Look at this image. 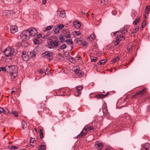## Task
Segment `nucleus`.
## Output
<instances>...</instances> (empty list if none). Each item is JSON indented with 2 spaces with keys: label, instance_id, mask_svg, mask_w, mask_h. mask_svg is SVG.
Listing matches in <instances>:
<instances>
[{
  "label": "nucleus",
  "instance_id": "f257e3e1",
  "mask_svg": "<svg viewBox=\"0 0 150 150\" xmlns=\"http://www.w3.org/2000/svg\"><path fill=\"white\" fill-rule=\"evenodd\" d=\"M47 48L49 49H54L58 47L59 42L57 40H53L51 39L47 40Z\"/></svg>",
  "mask_w": 150,
  "mask_h": 150
},
{
  "label": "nucleus",
  "instance_id": "f03ea898",
  "mask_svg": "<svg viewBox=\"0 0 150 150\" xmlns=\"http://www.w3.org/2000/svg\"><path fill=\"white\" fill-rule=\"evenodd\" d=\"M18 69L14 66H10V68L8 70L11 78L12 80H14L15 77L17 75Z\"/></svg>",
  "mask_w": 150,
  "mask_h": 150
},
{
  "label": "nucleus",
  "instance_id": "7ed1b4c3",
  "mask_svg": "<svg viewBox=\"0 0 150 150\" xmlns=\"http://www.w3.org/2000/svg\"><path fill=\"white\" fill-rule=\"evenodd\" d=\"M30 38V37L28 34V32L27 31V30L23 31L20 36L18 37V38L23 41L28 40Z\"/></svg>",
  "mask_w": 150,
  "mask_h": 150
},
{
  "label": "nucleus",
  "instance_id": "20e7f679",
  "mask_svg": "<svg viewBox=\"0 0 150 150\" xmlns=\"http://www.w3.org/2000/svg\"><path fill=\"white\" fill-rule=\"evenodd\" d=\"M15 52V50L10 47H7L6 48L4 52L5 55L8 57L11 56L13 55Z\"/></svg>",
  "mask_w": 150,
  "mask_h": 150
},
{
  "label": "nucleus",
  "instance_id": "39448f33",
  "mask_svg": "<svg viewBox=\"0 0 150 150\" xmlns=\"http://www.w3.org/2000/svg\"><path fill=\"white\" fill-rule=\"evenodd\" d=\"M27 31L28 32L29 37H34L37 35L38 33L36 29L33 27L29 28L27 30Z\"/></svg>",
  "mask_w": 150,
  "mask_h": 150
},
{
  "label": "nucleus",
  "instance_id": "423d86ee",
  "mask_svg": "<svg viewBox=\"0 0 150 150\" xmlns=\"http://www.w3.org/2000/svg\"><path fill=\"white\" fill-rule=\"evenodd\" d=\"M119 31H117L113 34V35L116 37L117 40L118 41L124 40L125 38L123 35L122 34H120Z\"/></svg>",
  "mask_w": 150,
  "mask_h": 150
},
{
  "label": "nucleus",
  "instance_id": "0eeeda50",
  "mask_svg": "<svg viewBox=\"0 0 150 150\" xmlns=\"http://www.w3.org/2000/svg\"><path fill=\"white\" fill-rule=\"evenodd\" d=\"M43 54V56L45 57L50 61L52 60V58L53 53L50 51H46Z\"/></svg>",
  "mask_w": 150,
  "mask_h": 150
},
{
  "label": "nucleus",
  "instance_id": "6e6552de",
  "mask_svg": "<svg viewBox=\"0 0 150 150\" xmlns=\"http://www.w3.org/2000/svg\"><path fill=\"white\" fill-rule=\"evenodd\" d=\"M22 57L23 60L25 61H27L30 59V57L28 52L26 51L23 52L22 53Z\"/></svg>",
  "mask_w": 150,
  "mask_h": 150
},
{
  "label": "nucleus",
  "instance_id": "1a4fd4ad",
  "mask_svg": "<svg viewBox=\"0 0 150 150\" xmlns=\"http://www.w3.org/2000/svg\"><path fill=\"white\" fill-rule=\"evenodd\" d=\"M103 145L100 142H96L94 145L95 147L98 149H101L103 147Z\"/></svg>",
  "mask_w": 150,
  "mask_h": 150
},
{
  "label": "nucleus",
  "instance_id": "9d476101",
  "mask_svg": "<svg viewBox=\"0 0 150 150\" xmlns=\"http://www.w3.org/2000/svg\"><path fill=\"white\" fill-rule=\"evenodd\" d=\"M10 30L11 33H15L18 31V27L16 25H11L10 27Z\"/></svg>",
  "mask_w": 150,
  "mask_h": 150
},
{
  "label": "nucleus",
  "instance_id": "9b49d317",
  "mask_svg": "<svg viewBox=\"0 0 150 150\" xmlns=\"http://www.w3.org/2000/svg\"><path fill=\"white\" fill-rule=\"evenodd\" d=\"M73 26L74 28L76 29H78L81 27V25L79 22L76 21L74 22Z\"/></svg>",
  "mask_w": 150,
  "mask_h": 150
},
{
  "label": "nucleus",
  "instance_id": "f8f14e48",
  "mask_svg": "<svg viewBox=\"0 0 150 150\" xmlns=\"http://www.w3.org/2000/svg\"><path fill=\"white\" fill-rule=\"evenodd\" d=\"M109 0H100L98 1V4L100 5H104L107 4L109 2Z\"/></svg>",
  "mask_w": 150,
  "mask_h": 150
},
{
  "label": "nucleus",
  "instance_id": "ddd939ff",
  "mask_svg": "<svg viewBox=\"0 0 150 150\" xmlns=\"http://www.w3.org/2000/svg\"><path fill=\"white\" fill-rule=\"evenodd\" d=\"M85 128H83L82 131L77 136L76 138H78L79 137H82L83 136H85L86 134L87 133L84 129Z\"/></svg>",
  "mask_w": 150,
  "mask_h": 150
},
{
  "label": "nucleus",
  "instance_id": "4468645a",
  "mask_svg": "<svg viewBox=\"0 0 150 150\" xmlns=\"http://www.w3.org/2000/svg\"><path fill=\"white\" fill-rule=\"evenodd\" d=\"M11 12L8 10H5L3 12V15L6 17H9L11 16Z\"/></svg>",
  "mask_w": 150,
  "mask_h": 150
},
{
  "label": "nucleus",
  "instance_id": "2eb2a0df",
  "mask_svg": "<svg viewBox=\"0 0 150 150\" xmlns=\"http://www.w3.org/2000/svg\"><path fill=\"white\" fill-rule=\"evenodd\" d=\"M57 14L58 16L62 18H64L65 16V11H58Z\"/></svg>",
  "mask_w": 150,
  "mask_h": 150
},
{
  "label": "nucleus",
  "instance_id": "dca6fc26",
  "mask_svg": "<svg viewBox=\"0 0 150 150\" xmlns=\"http://www.w3.org/2000/svg\"><path fill=\"white\" fill-rule=\"evenodd\" d=\"M108 93L105 94H99L95 96L96 98L98 99L103 98L108 95Z\"/></svg>",
  "mask_w": 150,
  "mask_h": 150
},
{
  "label": "nucleus",
  "instance_id": "f3484780",
  "mask_svg": "<svg viewBox=\"0 0 150 150\" xmlns=\"http://www.w3.org/2000/svg\"><path fill=\"white\" fill-rule=\"evenodd\" d=\"M1 70L2 71H7V72H8V70L10 68L9 65L6 66L5 67H1Z\"/></svg>",
  "mask_w": 150,
  "mask_h": 150
},
{
  "label": "nucleus",
  "instance_id": "a211bd4d",
  "mask_svg": "<svg viewBox=\"0 0 150 150\" xmlns=\"http://www.w3.org/2000/svg\"><path fill=\"white\" fill-rule=\"evenodd\" d=\"M95 38V35L94 34H91L90 36L87 37V39L88 40L90 41H92Z\"/></svg>",
  "mask_w": 150,
  "mask_h": 150
},
{
  "label": "nucleus",
  "instance_id": "6ab92c4d",
  "mask_svg": "<svg viewBox=\"0 0 150 150\" xmlns=\"http://www.w3.org/2000/svg\"><path fill=\"white\" fill-rule=\"evenodd\" d=\"M141 95L140 93L139 92V91L137 92L132 97V99H134L136 98H138L139 97L141 96Z\"/></svg>",
  "mask_w": 150,
  "mask_h": 150
},
{
  "label": "nucleus",
  "instance_id": "aec40b11",
  "mask_svg": "<svg viewBox=\"0 0 150 150\" xmlns=\"http://www.w3.org/2000/svg\"><path fill=\"white\" fill-rule=\"evenodd\" d=\"M139 92L142 96L144 95L146 92V88H144L142 90L139 91Z\"/></svg>",
  "mask_w": 150,
  "mask_h": 150
},
{
  "label": "nucleus",
  "instance_id": "412c9836",
  "mask_svg": "<svg viewBox=\"0 0 150 150\" xmlns=\"http://www.w3.org/2000/svg\"><path fill=\"white\" fill-rule=\"evenodd\" d=\"M139 29V26H137L136 27H135L134 29L133 30L132 33V34L135 33H137V31H138Z\"/></svg>",
  "mask_w": 150,
  "mask_h": 150
},
{
  "label": "nucleus",
  "instance_id": "4be33fe9",
  "mask_svg": "<svg viewBox=\"0 0 150 150\" xmlns=\"http://www.w3.org/2000/svg\"><path fill=\"white\" fill-rule=\"evenodd\" d=\"M75 74L78 76L81 77L83 74V72L81 70H79L78 71L76 72Z\"/></svg>",
  "mask_w": 150,
  "mask_h": 150
},
{
  "label": "nucleus",
  "instance_id": "5701e85b",
  "mask_svg": "<svg viewBox=\"0 0 150 150\" xmlns=\"http://www.w3.org/2000/svg\"><path fill=\"white\" fill-rule=\"evenodd\" d=\"M144 148L146 150H150V144H146L144 146Z\"/></svg>",
  "mask_w": 150,
  "mask_h": 150
},
{
  "label": "nucleus",
  "instance_id": "b1692460",
  "mask_svg": "<svg viewBox=\"0 0 150 150\" xmlns=\"http://www.w3.org/2000/svg\"><path fill=\"white\" fill-rule=\"evenodd\" d=\"M59 28L57 27V26L56 25L55 26L54 28V31L55 34H57L59 33Z\"/></svg>",
  "mask_w": 150,
  "mask_h": 150
},
{
  "label": "nucleus",
  "instance_id": "393cba45",
  "mask_svg": "<svg viewBox=\"0 0 150 150\" xmlns=\"http://www.w3.org/2000/svg\"><path fill=\"white\" fill-rule=\"evenodd\" d=\"M36 141L34 139H32L30 140V144L33 146H34L35 144Z\"/></svg>",
  "mask_w": 150,
  "mask_h": 150
},
{
  "label": "nucleus",
  "instance_id": "a878e982",
  "mask_svg": "<svg viewBox=\"0 0 150 150\" xmlns=\"http://www.w3.org/2000/svg\"><path fill=\"white\" fill-rule=\"evenodd\" d=\"M79 67L78 66H74L73 67L72 70L73 71L75 72V73L76 72L78 71L79 70V69L78 68Z\"/></svg>",
  "mask_w": 150,
  "mask_h": 150
},
{
  "label": "nucleus",
  "instance_id": "bb28decb",
  "mask_svg": "<svg viewBox=\"0 0 150 150\" xmlns=\"http://www.w3.org/2000/svg\"><path fill=\"white\" fill-rule=\"evenodd\" d=\"M59 39L60 40L61 42L63 43L64 42V38L63 35H61L60 36L59 38Z\"/></svg>",
  "mask_w": 150,
  "mask_h": 150
},
{
  "label": "nucleus",
  "instance_id": "cd10ccee",
  "mask_svg": "<svg viewBox=\"0 0 150 150\" xmlns=\"http://www.w3.org/2000/svg\"><path fill=\"white\" fill-rule=\"evenodd\" d=\"M86 127L87 128V129H88V130L89 131H93L94 130V128L93 126H86Z\"/></svg>",
  "mask_w": 150,
  "mask_h": 150
},
{
  "label": "nucleus",
  "instance_id": "c85d7f7f",
  "mask_svg": "<svg viewBox=\"0 0 150 150\" xmlns=\"http://www.w3.org/2000/svg\"><path fill=\"white\" fill-rule=\"evenodd\" d=\"M22 128L23 129H24L26 127L27 124L26 122L24 120H23L22 121Z\"/></svg>",
  "mask_w": 150,
  "mask_h": 150
},
{
  "label": "nucleus",
  "instance_id": "c756f323",
  "mask_svg": "<svg viewBox=\"0 0 150 150\" xmlns=\"http://www.w3.org/2000/svg\"><path fill=\"white\" fill-rule=\"evenodd\" d=\"M46 147L45 145H41L39 147V150H45Z\"/></svg>",
  "mask_w": 150,
  "mask_h": 150
},
{
  "label": "nucleus",
  "instance_id": "7c9ffc66",
  "mask_svg": "<svg viewBox=\"0 0 150 150\" xmlns=\"http://www.w3.org/2000/svg\"><path fill=\"white\" fill-rule=\"evenodd\" d=\"M140 19V18L139 17L138 18H137L133 22V24L134 25H136L139 22V20Z\"/></svg>",
  "mask_w": 150,
  "mask_h": 150
},
{
  "label": "nucleus",
  "instance_id": "2f4dec72",
  "mask_svg": "<svg viewBox=\"0 0 150 150\" xmlns=\"http://www.w3.org/2000/svg\"><path fill=\"white\" fill-rule=\"evenodd\" d=\"M106 61L104 59L101 60L98 63V65H101V64H103L105 63Z\"/></svg>",
  "mask_w": 150,
  "mask_h": 150
},
{
  "label": "nucleus",
  "instance_id": "473e14b6",
  "mask_svg": "<svg viewBox=\"0 0 150 150\" xmlns=\"http://www.w3.org/2000/svg\"><path fill=\"white\" fill-rule=\"evenodd\" d=\"M53 27V26L52 25L49 26H47L44 30V32H46L47 30H50Z\"/></svg>",
  "mask_w": 150,
  "mask_h": 150
},
{
  "label": "nucleus",
  "instance_id": "72a5a7b5",
  "mask_svg": "<svg viewBox=\"0 0 150 150\" xmlns=\"http://www.w3.org/2000/svg\"><path fill=\"white\" fill-rule=\"evenodd\" d=\"M65 42L68 44H73V42L72 41L71 39L66 40L65 41Z\"/></svg>",
  "mask_w": 150,
  "mask_h": 150
},
{
  "label": "nucleus",
  "instance_id": "f704fd0d",
  "mask_svg": "<svg viewBox=\"0 0 150 150\" xmlns=\"http://www.w3.org/2000/svg\"><path fill=\"white\" fill-rule=\"evenodd\" d=\"M43 130L42 129H40V138L42 139L44 137L43 134Z\"/></svg>",
  "mask_w": 150,
  "mask_h": 150
},
{
  "label": "nucleus",
  "instance_id": "c9c22d12",
  "mask_svg": "<svg viewBox=\"0 0 150 150\" xmlns=\"http://www.w3.org/2000/svg\"><path fill=\"white\" fill-rule=\"evenodd\" d=\"M30 54L31 58H34L36 55L35 52L33 51L30 53Z\"/></svg>",
  "mask_w": 150,
  "mask_h": 150
},
{
  "label": "nucleus",
  "instance_id": "e433bc0d",
  "mask_svg": "<svg viewBox=\"0 0 150 150\" xmlns=\"http://www.w3.org/2000/svg\"><path fill=\"white\" fill-rule=\"evenodd\" d=\"M98 58L95 57H91V62H96Z\"/></svg>",
  "mask_w": 150,
  "mask_h": 150
},
{
  "label": "nucleus",
  "instance_id": "4c0bfd02",
  "mask_svg": "<svg viewBox=\"0 0 150 150\" xmlns=\"http://www.w3.org/2000/svg\"><path fill=\"white\" fill-rule=\"evenodd\" d=\"M56 26H57L59 30L62 29L64 27V25L62 24L57 25Z\"/></svg>",
  "mask_w": 150,
  "mask_h": 150
},
{
  "label": "nucleus",
  "instance_id": "58836bf2",
  "mask_svg": "<svg viewBox=\"0 0 150 150\" xmlns=\"http://www.w3.org/2000/svg\"><path fill=\"white\" fill-rule=\"evenodd\" d=\"M120 58L118 57H117L114 58L112 61V63H114L118 61Z\"/></svg>",
  "mask_w": 150,
  "mask_h": 150
},
{
  "label": "nucleus",
  "instance_id": "ea45409f",
  "mask_svg": "<svg viewBox=\"0 0 150 150\" xmlns=\"http://www.w3.org/2000/svg\"><path fill=\"white\" fill-rule=\"evenodd\" d=\"M11 113L12 114L14 115L16 117H17L18 116V115L17 114V112L16 111L12 110L11 111Z\"/></svg>",
  "mask_w": 150,
  "mask_h": 150
},
{
  "label": "nucleus",
  "instance_id": "a19ab883",
  "mask_svg": "<svg viewBox=\"0 0 150 150\" xmlns=\"http://www.w3.org/2000/svg\"><path fill=\"white\" fill-rule=\"evenodd\" d=\"M67 46L65 44H63L62 45L60 46V50H62L65 49L66 47Z\"/></svg>",
  "mask_w": 150,
  "mask_h": 150
},
{
  "label": "nucleus",
  "instance_id": "79ce46f5",
  "mask_svg": "<svg viewBox=\"0 0 150 150\" xmlns=\"http://www.w3.org/2000/svg\"><path fill=\"white\" fill-rule=\"evenodd\" d=\"M146 20H144L142 22V28H143L144 27L145 25H146Z\"/></svg>",
  "mask_w": 150,
  "mask_h": 150
},
{
  "label": "nucleus",
  "instance_id": "37998d69",
  "mask_svg": "<svg viewBox=\"0 0 150 150\" xmlns=\"http://www.w3.org/2000/svg\"><path fill=\"white\" fill-rule=\"evenodd\" d=\"M64 36L67 38H69L70 37V35L69 33L67 32L65 34Z\"/></svg>",
  "mask_w": 150,
  "mask_h": 150
},
{
  "label": "nucleus",
  "instance_id": "c03bdc74",
  "mask_svg": "<svg viewBox=\"0 0 150 150\" xmlns=\"http://www.w3.org/2000/svg\"><path fill=\"white\" fill-rule=\"evenodd\" d=\"M33 42L35 45H37L39 43V41L37 39H35L34 40Z\"/></svg>",
  "mask_w": 150,
  "mask_h": 150
},
{
  "label": "nucleus",
  "instance_id": "a18cd8bd",
  "mask_svg": "<svg viewBox=\"0 0 150 150\" xmlns=\"http://www.w3.org/2000/svg\"><path fill=\"white\" fill-rule=\"evenodd\" d=\"M4 114L5 113L4 112V109L1 107H0V113Z\"/></svg>",
  "mask_w": 150,
  "mask_h": 150
},
{
  "label": "nucleus",
  "instance_id": "49530a36",
  "mask_svg": "<svg viewBox=\"0 0 150 150\" xmlns=\"http://www.w3.org/2000/svg\"><path fill=\"white\" fill-rule=\"evenodd\" d=\"M150 10L149 7L146 6L145 9V12L146 13H148V11Z\"/></svg>",
  "mask_w": 150,
  "mask_h": 150
},
{
  "label": "nucleus",
  "instance_id": "de8ad7c7",
  "mask_svg": "<svg viewBox=\"0 0 150 150\" xmlns=\"http://www.w3.org/2000/svg\"><path fill=\"white\" fill-rule=\"evenodd\" d=\"M4 112H5L4 114H8L10 112V111L7 108H6V110H4Z\"/></svg>",
  "mask_w": 150,
  "mask_h": 150
},
{
  "label": "nucleus",
  "instance_id": "09e8293b",
  "mask_svg": "<svg viewBox=\"0 0 150 150\" xmlns=\"http://www.w3.org/2000/svg\"><path fill=\"white\" fill-rule=\"evenodd\" d=\"M16 91V89L15 87H13L12 88V91H11V93H13Z\"/></svg>",
  "mask_w": 150,
  "mask_h": 150
},
{
  "label": "nucleus",
  "instance_id": "8fccbe9b",
  "mask_svg": "<svg viewBox=\"0 0 150 150\" xmlns=\"http://www.w3.org/2000/svg\"><path fill=\"white\" fill-rule=\"evenodd\" d=\"M73 33H74L76 35H77V36H79L80 34V33L79 31H74L73 32Z\"/></svg>",
  "mask_w": 150,
  "mask_h": 150
},
{
  "label": "nucleus",
  "instance_id": "3c124183",
  "mask_svg": "<svg viewBox=\"0 0 150 150\" xmlns=\"http://www.w3.org/2000/svg\"><path fill=\"white\" fill-rule=\"evenodd\" d=\"M76 88L77 89V90H81L83 88L82 86H76Z\"/></svg>",
  "mask_w": 150,
  "mask_h": 150
},
{
  "label": "nucleus",
  "instance_id": "603ef678",
  "mask_svg": "<svg viewBox=\"0 0 150 150\" xmlns=\"http://www.w3.org/2000/svg\"><path fill=\"white\" fill-rule=\"evenodd\" d=\"M18 149V147L16 146H12L10 148V149Z\"/></svg>",
  "mask_w": 150,
  "mask_h": 150
},
{
  "label": "nucleus",
  "instance_id": "864d4df0",
  "mask_svg": "<svg viewBox=\"0 0 150 150\" xmlns=\"http://www.w3.org/2000/svg\"><path fill=\"white\" fill-rule=\"evenodd\" d=\"M74 58L71 57L69 59V61L70 62H73V61H75Z\"/></svg>",
  "mask_w": 150,
  "mask_h": 150
},
{
  "label": "nucleus",
  "instance_id": "5fc2aeb1",
  "mask_svg": "<svg viewBox=\"0 0 150 150\" xmlns=\"http://www.w3.org/2000/svg\"><path fill=\"white\" fill-rule=\"evenodd\" d=\"M112 14L114 15H115L117 13V11L115 10H113L112 11Z\"/></svg>",
  "mask_w": 150,
  "mask_h": 150
},
{
  "label": "nucleus",
  "instance_id": "6e6d98bb",
  "mask_svg": "<svg viewBox=\"0 0 150 150\" xmlns=\"http://www.w3.org/2000/svg\"><path fill=\"white\" fill-rule=\"evenodd\" d=\"M128 32V30H121V33L125 34Z\"/></svg>",
  "mask_w": 150,
  "mask_h": 150
},
{
  "label": "nucleus",
  "instance_id": "4d7b16f0",
  "mask_svg": "<svg viewBox=\"0 0 150 150\" xmlns=\"http://www.w3.org/2000/svg\"><path fill=\"white\" fill-rule=\"evenodd\" d=\"M42 34H39L37 35L36 36V38L39 39L40 38V37H42Z\"/></svg>",
  "mask_w": 150,
  "mask_h": 150
},
{
  "label": "nucleus",
  "instance_id": "13d9d810",
  "mask_svg": "<svg viewBox=\"0 0 150 150\" xmlns=\"http://www.w3.org/2000/svg\"><path fill=\"white\" fill-rule=\"evenodd\" d=\"M44 71L42 69H40L39 71V73L40 74H42L44 73Z\"/></svg>",
  "mask_w": 150,
  "mask_h": 150
},
{
  "label": "nucleus",
  "instance_id": "bf43d9fd",
  "mask_svg": "<svg viewBox=\"0 0 150 150\" xmlns=\"http://www.w3.org/2000/svg\"><path fill=\"white\" fill-rule=\"evenodd\" d=\"M87 42H83L82 43V46H85L87 45Z\"/></svg>",
  "mask_w": 150,
  "mask_h": 150
},
{
  "label": "nucleus",
  "instance_id": "052dcab7",
  "mask_svg": "<svg viewBox=\"0 0 150 150\" xmlns=\"http://www.w3.org/2000/svg\"><path fill=\"white\" fill-rule=\"evenodd\" d=\"M121 30H128L127 27L125 26Z\"/></svg>",
  "mask_w": 150,
  "mask_h": 150
},
{
  "label": "nucleus",
  "instance_id": "680f3d73",
  "mask_svg": "<svg viewBox=\"0 0 150 150\" xmlns=\"http://www.w3.org/2000/svg\"><path fill=\"white\" fill-rule=\"evenodd\" d=\"M76 42H81V41H82V40H81L79 38H77L76 39Z\"/></svg>",
  "mask_w": 150,
  "mask_h": 150
},
{
  "label": "nucleus",
  "instance_id": "e2e57ef3",
  "mask_svg": "<svg viewBox=\"0 0 150 150\" xmlns=\"http://www.w3.org/2000/svg\"><path fill=\"white\" fill-rule=\"evenodd\" d=\"M77 93L78 94V95L77 96H78L79 95H80L81 93V90H77Z\"/></svg>",
  "mask_w": 150,
  "mask_h": 150
},
{
  "label": "nucleus",
  "instance_id": "0e129e2a",
  "mask_svg": "<svg viewBox=\"0 0 150 150\" xmlns=\"http://www.w3.org/2000/svg\"><path fill=\"white\" fill-rule=\"evenodd\" d=\"M119 43V42H117V41H115L114 43V45H116L118 44Z\"/></svg>",
  "mask_w": 150,
  "mask_h": 150
},
{
  "label": "nucleus",
  "instance_id": "69168bd1",
  "mask_svg": "<svg viewBox=\"0 0 150 150\" xmlns=\"http://www.w3.org/2000/svg\"><path fill=\"white\" fill-rule=\"evenodd\" d=\"M47 2V1L46 0H43L42 3L43 4H45Z\"/></svg>",
  "mask_w": 150,
  "mask_h": 150
},
{
  "label": "nucleus",
  "instance_id": "338daca9",
  "mask_svg": "<svg viewBox=\"0 0 150 150\" xmlns=\"http://www.w3.org/2000/svg\"><path fill=\"white\" fill-rule=\"evenodd\" d=\"M84 128H86L84 129H85V130L86 131V133H87V132L88 131H89L88 130V129H87V128L86 127V126L84 127Z\"/></svg>",
  "mask_w": 150,
  "mask_h": 150
},
{
  "label": "nucleus",
  "instance_id": "774afa93",
  "mask_svg": "<svg viewBox=\"0 0 150 150\" xmlns=\"http://www.w3.org/2000/svg\"><path fill=\"white\" fill-rule=\"evenodd\" d=\"M131 47H129L127 48V50L129 51H130V50H131Z\"/></svg>",
  "mask_w": 150,
  "mask_h": 150
}]
</instances>
